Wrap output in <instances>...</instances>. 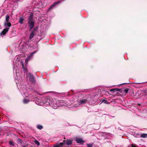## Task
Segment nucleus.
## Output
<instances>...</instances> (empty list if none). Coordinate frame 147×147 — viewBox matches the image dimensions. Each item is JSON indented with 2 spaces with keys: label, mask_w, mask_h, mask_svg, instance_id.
Instances as JSON below:
<instances>
[{
  "label": "nucleus",
  "mask_w": 147,
  "mask_h": 147,
  "mask_svg": "<svg viewBox=\"0 0 147 147\" xmlns=\"http://www.w3.org/2000/svg\"><path fill=\"white\" fill-rule=\"evenodd\" d=\"M88 100L86 99L80 98L78 100V102L77 104L74 105V107H78L80 106L85 104L86 103L88 102Z\"/></svg>",
  "instance_id": "f257e3e1"
},
{
  "label": "nucleus",
  "mask_w": 147,
  "mask_h": 147,
  "mask_svg": "<svg viewBox=\"0 0 147 147\" xmlns=\"http://www.w3.org/2000/svg\"><path fill=\"white\" fill-rule=\"evenodd\" d=\"M59 101L56 99H54L49 104L53 109H56L59 107Z\"/></svg>",
  "instance_id": "f03ea898"
},
{
  "label": "nucleus",
  "mask_w": 147,
  "mask_h": 147,
  "mask_svg": "<svg viewBox=\"0 0 147 147\" xmlns=\"http://www.w3.org/2000/svg\"><path fill=\"white\" fill-rule=\"evenodd\" d=\"M27 76L29 78L30 81L33 84H35L36 82L35 79L33 75L31 73H29L27 74Z\"/></svg>",
  "instance_id": "7ed1b4c3"
},
{
  "label": "nucleus",
  "mask_w": 147,
  "mask_h": 147,
  "mask_svg": "<svg viewBox=\"0 0 147 147\" xmlns=\"http://www.w3.org/2000/svg\"><path fill=\"white\" fill-rule=\"evenodd\" d=\"M28 23L29 25L30 29H32L34 26V22L32 19H29Z\"/></svg>",
  "instance_id": "20e7f679"
},
{
  "label": "nucleus",
  "mask_w": 147,
  "mask_h": 147,
  "mask_svg": "<svg viewBox=\"0 0 147 147\" xmlns=\"http://www.w3.org/2000/svg\"><path fill=\"white\" fill-rule=\"evenodd\" d=\"M36 53V51H35L32 53L30 55L28 56V58L25 60V62L26 64H27L28 63V61L32 57L33 55Z\"/></svg>",
  "instance_id": "39448f33"
},
{
  "label": "nucleus",
  "mask_w": 147,
  "mask_h": 147,
  "mask_svg": "<svg viewBox=\"0 0 147 147\" xmlns=\"http://www.w3.org/2000/svg\"><path fill=\"white\" fill-rule=\"evenodd\" d=\"M9 29V28H7L4 29L0 33V35L2 36L8 32Z\"/></svg>",
  "instance_id": "423d86ee"
},
{
  "label": "nucleus",
  "mask_w": 147,
  "mask_h": 147,
  "mask_svg": "<svg viewBox=\"0 0 147 147\" xmlns=\"http://www.w3.org/2000/svg\"><path fill=\"white\" fill-rule=\"evenodd\" d=\"M66 106L67 107H68V104H66V103L64 102V101L63 100H61L60 101H59V106Z\"/></svg>",
  "instance_id": "0eeeda50"
},
{
  "label": "nucleus",
  "mask_w": 147,
  "mask_h": 147,
  "mask_svg": "<svg viewBox=\"0 0 147 147\" xmlns=\"http://www.w3.org/2000/svg\"><path fill=\"white\" fill-rule=\"evenodd\" d=\"M4 26L6 27L7 26L9 27V28L11 26V23L9 22H4Z\"/></svg>",
  "instance_id": "6e6552de"
},
{
  "label": "nucleus",
  "mask_w": 147,
  "mask_h": 147,
  "mask_svg": "<svg viewBox=\"0 0 147 147\" xmlns=\"http://www.w3.org/2000/svg\"><path fill=\"white\" fill-rule=\"evenodd\" d=\"M60 2V1H58L56 2H55L53 4H52L51 5L50 7L48 9L49 10L51 9L52 8H53L56 5L58 4Z\"/></svg>",
  "instance_id": "1a4fd4ad"
},
{
  "label": "nucleus",
  "mask_w": 147,
  "mask_h": 147,
  "mask_svg": "<svg viewBox=\"0 0 147 147\" xmlns=\"http://www.w3.org/2000/svg\"><path fill=\"white\" fill-rule=\"evenodd\" d=\"M76 142L77 143H82L84 142L82 139L77 138L76 139Z\"/></svg>",
  "instance_id": "9d476101"
},
{
  "label": "nucleus",
  "mask_w": 147,
  "mask_h": 147,
  "mask_svg": "<svg viewBox=\"0 0 147 147\" xmlns=\"http://www.w3.org/2000/svg\"><path fill=\"white\" fill-rule=\"evenodd\" d=\"M64 144L63 143H61L59 144L55 145L53 147H62Z\"/></svg>",
  "instance_id": "9b49d317"
},
{
  "label": "nucleus",
  "mask_w": 147,
  "mask_h": 147,
  "mask_svg": "<svg viewBox=\"0 0 147 147\" xmlns=\"http://www.w3.org/2000/svg\"><path fill=\"white\" fill-rule=\"evenodd\" d=\"M34 34H35V33L34 32L32 31L30 33V35L29 36V39H31L33 37L34 35Z\"/></svg>",
  "instance_id": "f8f14e48"
},
{
  "label": "nucleus",
  "mask_w": 147,
  "mask_h": 147,
  "mask_svg": "<svg viewBox=\"0 0 147 147\" xmlns=\"http://www.w3.org/2000/svg\"><path fill=\"white\" fill-rule=\"evenodd\" d=\"M9 16L8 15H7L6 16L5 21L4 22H8L9 21Z\"/></svg>",
  "instance_id": "ddd939ff"
},
{
  "label": "nucleus",
  "mask_w": 147,
  "mask_h": 147,
  "mask_svg": "<svg viewBox=\"0 0 147 147\" xmlns=\"http://www.w3.org/2000/svg\"><path fill=\"white\" fill-rule=\"evenodd\" d=\"M72 143V141L71 140H68L67 141L66 144L68 145H70Z\"/></svg>",
  "instance_id": "4468645a"
},
{
  "label": "nucleus",
  "mask_w": 147,
  "mask_h": 147,
  "mask_svg": "<svg viewBox=\"0 0 147 147\" xmlns=\"http://www.w3.org/2000/svg\"><path fill=\"white\" fill-rule=\"evenodd\" d=\"M23 102L24 103L27 104L29 102V100H28L24 98L23 100Z\"/></svg>",
  "instance_id": "2eb2a0df"
},
{
  "label": "nucleus",
  "mask_w": 147,
  "mask_h": 147,
  "mask_svg": "<svg viewBox=\"0 0 147 147\" xmlns=\"http://www.w3.org/2000/svg\"><path fill=\"white\" fill-rule=\"evenodd\" d=\"M101 101L102 102H104L106 104H109V102L106 100L105 99H102L101 100Z\"/></svg>",
  "instance_id": "dca6fc26"
},
{
  "label": "nucleus",
  "mask_w": 147,
  "mask_h": 147,
  "mask_svg": "<svg viewBox=\"0 0 147 147\" xmlns=\"http://www.w3.org/2000/svg\"><path fill=\"white\" fill-rule=\"evenodd\" d=\"M24 19L22 18H20L19 19V22L21 24H22L23 23Z\"/></svg>",
  "instance_id": "f3484780"
},
{
  "label": "nucleus",
  "mask_w": 147,
  "mask_h": 147,
  "mask_svg": "<svg viewBox=\"0 0 147 147\" xmlns=\"http://www.w3.org/2000/svg\"><path fill=\"white\" fill-rule=\"evenodd\" d=\"M141 137L143 138H146L147 137V134H141Z\"/></svg>",
  "instance_id": "a211bd4d"
},
{
  "label": "nucleus",
  "mask_w": 147,
  "mask_h": 147,
  "mask_svg": "<svg viewBox=\"0 0 147 147\" xmlns=\"http://www.w3.org/2000/svg\"><path fill=\"white\" fill-rule=\"evenodd\" d=\"M37 128L39 129H41L42 128V126L40 125H38L37 126Z\"/></svg>",
  "instance_id": "6ab92c4d"
},
{
  "label": "nucleus",
  "mask_w": 147,
  "mask_h": 147,
  "mask_svg": "<svg viewBox=\"0 0 147 147\" xmlns=\"http://www.w3.org/2000/svg\"><path fill=\"white\" fill-rule=\"evenodd\" d=\"M21 63L22 66V67L24 70V72H25L27 71V70L24 68V65L23 64V63L22 62H21Z\"/></svg>",
  "instance_id": "aec40b11"
},
{
  "label": "nucleus",
  "mask_w": 147,
  "mask_h": 147,
  "mask_svg": "<svg viewBox=\"0 0 147 147\" xmlns=\"http://www.w3.org/2000/svg\"><path fill=\"white\" fill-rule=\"evenodd\" d=\"M35 143L36 144L37 146H39L40 145V143L37 140L35 141Z\"/></svg>",
  "instance_id": "412c9836"
},
{
  "label": "nucleus",
  "mask_w": 147,
  "mask_h": 147,
  "mask_svg": "<svg viewBox=\"0 0 147 147\" xmlns=\"http://www.w3.org/2000/svg\"><path fill=\"white\" fill-rule=\"evenodd\" d=\"M129 91V89L128 88H126L124 90V92L126 94Z\"/></svg>",
  "instance_id": "4be33fe9"
},
{
  "label": "nucleus",
  "mask_w": 147,
  "mask_h": 147,
  "mask_svg": "<svg viewBox=\"0 0 147 147\" xmlns=\"http://www.w3.org/2000/svg\"><path fill=\"white\" fill-rule=\"evenodd\" d=\"M9 144L10 145H12V146H14V144L13 143V142L11 141H10L9 142Z\"/></svg>",
  "instance_id": "5701e85b"
},
{
  "label": "nucleus",
  "mask_w": 147,
  "mask_h": 147,
  "mask_svg": "<svg viewBox=\"0 0 147 147\" xmlns=\"http://www.w3.org/2000/svg\"><path fill=\"white\" fill-rule=\"evenodd\" d=\"M87 146L88 147H92L93 145L91 144H88Z\"/></svg>",
  "instance_id": "b1692460"
},
{
  "label": "nucleus",
  "mask_w": 147,
  "mask_h": 147,
  "mask_svg": "<svg viewBox=\"0 0 147 147\" xmlns=\"http://www.w3.org/2000/svg\"><path fill=\"white\" fill-rule=\"evenodd\" d=\"M129 147H136L135 145L133 144H131L130 146H129Z\"/></svg>",
  "instance_id": "393cba45"
},
{
  "label": "nucleus",
  "mask_w": 147,
  "mask_h": 147,
  "mask_svg": "<svg viewBox=\"0 0 147 147\" xmlns=\"http://www.w3.org/2000/svg\"><path fill=\"white\" fill-rule=\"evenodd\" d=\"M37 28H38V27H35L34 28L33 31H34V32H35L37 30Z\"/></svg>",
  "instance_id": "a878e982"
},
{
  "label": "nucleus",
  "mask_w": 147,
  "mask_h": 147,
  "mask_svg": "<svg viewBox=\"0 0 147 147\" xmlns=\"http://www.w3.org/2000/svg\"><path fill=\"white\" fill-rule=\"evenodd\" d=\"M117 90V88L112 89L110 91L111 92H113L115 90Z\"/></svg>",
  "instance_id": "bb28decb"
},
{
  "label": "nucleus",
  "mask_w": 147,
  "mask_h": 147,
  "mask_svg": "<svg viewBox=\"0 0 147 147\" xmlns=\"http://www.w3.org/2000/svg\"><path fill=\"white\" fill-rule=\"evenodd\" d=\"M32 18V15H31L29 17V19H32L31 18Z\"/></svg>",
  "instance_id": "cd10ccee"
},
{
  "label": "nucleus",
  "mask_w": 147,
  "mask_h": 147,
  "mask_svg": "<svg viewBox=\"0 0 147 147\" xmlns=\"http://www.w3.org/2000/svg\"><path fill=\"white\" fill-rule=\"evenodd\" d=\"M42 3H41V5H39V7H40L41 6H42Z\"/></svg>",
  "instance_id": "c85d7f7f"
},
{
  "label": "nucleus",
  "mask_w": 147,
  "mask_h": 147,
  "mask_svg": "<svg viewBox=\"0 0 147 147\" xmlns=\"http://www.w3.org/2000/svg\"><path fill=\"white\" fill-rule=\"evenodd\" d=\"M123 84H121V85H123Z\"/></svg>",
  "instance_id": "c756f323"
},
{
  "label": "nucleus",
  "mask_w": 147,
  "mask_h": 147,
  "mask_svg": "<svg viewBox=\"0 0 147 147\" xmlns=\"http://www.w3.org/2000/svg\"><path fill=\"white\" fill-rule=\"evenodd\" d=\"M25 147V146H23V147Z\"/></svg>",
  "instance_id": "7c9ffc66"
},
{
  "label": "nucleus",
  "mask_w": 147,
  "mask_h": 147,
  "mask_svg": "<svg viewBox=\"0 0 147 147\" xmlns=\"http://www.w3.org/2000/svg\"><path fill=\"white\" fill-rule=\"evenodd\" d=\"M42 1L43 0H41Z\"/></svg>",
  "instance_id": "2f4dec72"
},
{
  "label": "nucleus",
  "mask_w": 147,
  "mask_h": 147,
  "mask_svg": "<svg viewBox=\"0 0 147 147\" xmlns=\"http://www.w3.org/2000/svg\"><path fill=\"white\" fill-rule=\"evenodd\" d=\"M18 1H20V0H18Z\"/></svg>",
  "instance_id": "473e14b6"
}]
</instances>
